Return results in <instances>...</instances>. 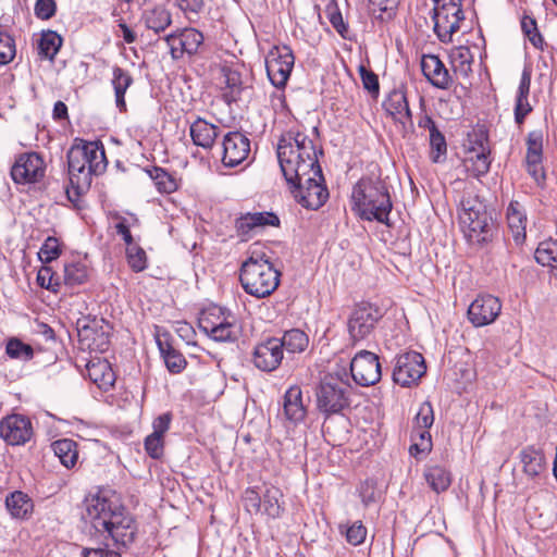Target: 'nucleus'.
<instances>
[{"label":"nucleus","mask_w":557,"mask_h":557,"mask_svg":"<svg viewBox=\"0 0 557 557\" xmlns=\"http://www.w3.org/2000/svg\"><path fill=\"white\" fill-rule=\"evenodd\" d=\"M318 148L308 135L301 132H287L278 140L276 153L281 171L287 183L300 176L320 173Z\"/></svg>","instance_id":"1"},{"label":"nucleus","mask_w":557,"mask_h":557,"mask_svg":"<svg viewBox=\"0 0 557 557\" xmlns=\"http://www.w3.org/2000/svg\"><path fill=\"white\" fill-rule=\"evenodd\" d=\"M70 183L76 189L88 188L92 175L107 169L108 161L100 141H85L73 145L67 152Z\"/></svg>","instance_id":"2"},{"label":"nucleus","mask_w":557,"mask_h":557,"mask_svg":"<svg viewBox=\"0 0 557 557\" xmlns=\"http://www.w3.org/2000/svg\"><path fill=\"white\" fill-rule=\"evenodd\" d=\"M351 199L361 219L388 224L393 205L384 181L361 178L352 189Z\"/></svg>","instance_id":"3"},{"label":"nucleus","mask_w":557,"mask_h":557,"mask_svg":"<svg viewBox=\"0 0 557 557\" xmlns=\"http://www.w3.org/2000/svg\"><path fill=\"white\" fill-rule=\"evenodd\" d=\"M281 273L264 255L250 256L243 262L239 281L244 290L257 298H265L278 287Z\"/></svg>","instance_id":"4"},{"label":"nucleus","mask_w":557,"mask_h":557,"mask_svg":"<svg viewBox=\"0 0 557 557\" xmlns=\"http://www.w3.org/2000/svg\"><path fill=\"white\" fill-rule=\"evenodd\" d=\"M459 222L465 236L472 243H484L492 230V218L478 196L468 193L460 201Z\"/></svg>","instance_id":"5"},{"label":"nucleus","mask_w":557,"mask_h":557,"mask_svg":"<svg viewBox=\"0 0 557 557\" xmlns=\"http://www.w3.org/2000/svg\"><path fill=\"white\" fill-rule=\"evenodd\" d=\"M351 385L338 374L330 373L323 377L317 389V406L326 414L341 412L349 406Z\"/></svg>","instance_id":"6"},{"label":"nucleus","mask_w":557,"mask_h":557,"mask_svg":"<svg viewBox=\"0 0 557 557\" xmlns=\"http://www.w3.org/2000/svg\"><path fill=\"white\" fill-rule=\"evenodd\" d=\"M84 507L83 519L100 534L103 530H108L109 522L121 509L114 494L109 490H100L96 494L88 495Z\"/></svg>","instance_id":"7"},{"label":"nucleus","mask_w":557,"mask_h":557,"mask_svg":"<svg viewBox=\"0 0 557 557\" xmlns=\"http://www.w3.org/2000/svg\"><path fill=\"white\" fill-rule=\"evenodd\" d=\"M199 329L215 342H234L239 333L236 317L219 306L201 312Z\"/></svg>","instance_id":"8"},{"label":"nucleus","mask_w":557,"mask_h":557,"mask_svg":"<svg viewBox=\"0 0 557 557\" xmlns=\"http://www.w3.org/2000/svg\"><path fill=\"white\" fill-rule=\"evenodd\" d=\"M434 32L442 42L451 41L465 20L461 0H433Z\"/></svg>","instance_id":"9"},{"label":"nucleus","mask_w":557,"mask_h":557,"mask_svg":"<svg viewBox=\"0 0 557 557\" xmlns=\"http://www.w3.org/2000/svg\"><path fill=\"white\" fill-rule=\"evenodd\" d=\"M292 188L295 199L302 207L317 210L322 207L329 198V193L323 184L322 170L317 176L307 174L295 180L294 183H287Z\"/></svg>","instance_id":"10"},{"label":"nucleus","mask_w":557,"mask_h":557,"mask_svg":"<svg viewBox=\"0 0 557 557\" xmlns=\"http://www.w3.org/2000/svg\"><path fill=\"white\" fill-rule=\"evenodd\" d=\"M295 57L288 46L273 47L265 58L267 74L273 86L284 88L290 76Z\"/></svg>","instance_id":"11"},{"label":"nucleus","mask_w":557,"mask_h":557,"mask_svg":"<svg viewBox=\"0 0 557 557\" xmlns=\"http://www.w3.org/2000/svg\"><path fill=\"white\" fill-rule=\"evenodd\" d=\"M424 358L417 351H408L396 358L393 380L403 387L416 385L425 373Z\"/></svg>","instance_id":"12"},{"label":"nucleus","mask_w":557,"mask_h":557,"mask_svg":"<svg viewBox=\"0 0 557 557\" xmlns=\"http://www.w3.org/2000/svg\"><path fill=\"white\" fill-rule=\"evenodd\" d=\"M382 318L380 308L370 304H360L348 320V332L354 343L367 338Z\"/></svg>","instance_id":"13"},{"label":"nucleus","mask_w":557,"mask_h":557,"mask_svg":"<svg viewBox=\"0 0 557 557\" xmlns=\"http://www.w3.org/2000/svg\"><path fill=\"white\" fill-rule=\"evenodd\" d=\"M0 436L8 445H25L34 436L33 423L26 416L9 414L0 421Z\"/></svg>","instance_id":"14"},{"label":"nucleus","mask_w":557,"mask_h":557,"mask_svg":"<svg viewBox=\"0 0 557 557\" xmlns=\"http://www.w3.org/2000/svg\"><path fill=\"white\" fill-rule=\"evenodd\" d=\"M350 372L357 384L361 386L374 385L382 375L379 357L368 350L359 351L350 362Z\"/></svg>","instance_id":"15"},{"label":"nucleus","mask_w":557,"mask_h":557,"mask_svg":"<svg viewBox=\"0 0 557 557\" xmlns=\"http://www.w3.org/2000/svg\"><path fill=\"white\" fill-rule=\"evenodd\" d=\"M45 161L36 152L20 154L12 169L11 176L16 184H32L45 176Z\"/></svg>","instance_id":"16"},{"label":"nucleus","mask_w":557,"mask_h":557,"mask_svg":"<svg viewBox=\"0 0 557 557\" xmlns=\"http://www.w3.org/2000/svg\"><path fill=\"white\" fill-rule=\"evenodd\" d=\"M119 547H128L136 539L137 524L133 516L126 512L122 507L113 516L108 524V530H103Z\"/></svg>","instance_id":"17"},{"label":"nucleus","mask_w":557,"mask_h":557,"mask_svg":"<svg viewBox=\"0 0 557 557\" xmlns=\"http://www.w3.org/2000/svg\"><path fill=\"white\" fill-rule=\"evenodd\" d=\"M502 311L499 299L492 295L478 296L468 308V319L475 327L493 323Z\"/></svg>","instance_id":"18"},{"label":"nucleus","mask_w":557,"mask_h":557,"mask_svg":"<svg viewBox=\"0 0 557 557\" xmlns=\"http://www.w3.org/2000/svg\"><path fill=\"white\" fill-rule=\"evenodd\" d=\"M284 354L277 337H270L260 342L253 349L252 362L256 368L264 372L276 370L282 363Z\"/></svg>","instance_id":"19"},{"label":"nucleus","mask_w":557,"mask_h":557,"mask_svg":"<svg viewBox=\"0 0 557 557\" xmlns=\"http://www.w3.org/2000/svg\"><path fill=\"white\" fill-rule=\"evenodd\" d=\"M222 147L223 165L234 168L248 158L250 152V140L239 132H230L224 136Z\"/></svg>","instance_id":"20"},{"label":"nucleus","mask_w":557,"mask_h":557,"mask_svg":"<svg viewBox=\"0 0 557 557\" xmlns=\"http://www.w3.org/2000/svg\"><path fill=\"white\" fill-rule=\"evenodd\" d=\"M280 220L272 212H247L235 221V230L240 240H248L258 230L278 226Z\"/></svg>","instance_id":"21"},{"label":"nucleus","mask_w":557,"mask_h":557,"mask_svg":"<svg viewBox=\"0 0 557 557\" xmlns=\"http://www.w3.org/2000/svg\"><path fill=\"white\" fill-rule=\"evenodd\" d=\"M421 70L425 78L436 88L448 89L453 76L448 69L435 54H424L421 59Z\"/></svg>","instance_id":"22"},{"label":"nucleus","mask_w":557,"mask_h":557,"mask_svg":"<svg viewBox=\"0 0 557 557\" xmlns=\"http://www.w3.org/2000/svg\"><path fill=\"white\" fill-rule=\"evenodd\" d=\"M527 170L529 174L536 181L544 180V171L542 166L543 152V134L541 131H532L527 138Z\"/></svg>","instance_id":"23"},{"label":"nucleus","mask_w":557,"mask_h":557,"mask_svg":"<svg viewBox=\"0 0 557 557\" xmlns=\"http://www.w3.org/2000/svg\"><path fill=\"white\" fill-rule=\"evenodd\" d=\"M283 416L286 421L297 425L307 416V405L304 401L302 391L298 385L290 386L283 396Z\"/></svg>","instance_id":"24"},{"label":"nucleus","mask_w":557,"mask_h":557,"mask_svg":"<svg viewBox=\"0 0 557 557\" xmlns=\"http://www.w3.org/2000/svg\"><path fill=\"white\" fill-rule=\"evenodd\" d=\"M383 107L388 115L394 121L401 124L411 122V111L409 109L408 100L404 90L394 89L383 102Z\"/></svg>","instance_id":"25"},{"label":"nucleus","mask_w":557,"mask_h":557,"mask_svg":"<svg viewBox=\"0 0 557 557\" xmlns=\"http://www.w3.org/2000/svg\"><path fill=\"white\" fill-rule=\"evenodd\" d=\"M193 143L203 149H211L220 134V127L198 117L189 127Z\"/></svg>","instance_id":"26"},{"label":"nucleus","mask_w":557,"mask_h":557,"mask_svg":"<svg viewBox=\"0 0 557 557\" xmlns=\"http://www.w3.org/2000/svg\"><path fill=\"white\" fill-rule=\"evenodd\" d=\"M86 370L90 381L99 388L107 391L113 386L115 374L107 360L100 358L92 359L87 363Z\"/></svg>","instance_id":"27"},{"label":"nucleus","mask_w":557,"mask_h":557,"mask_svg":"<svg viewBox=\"0 0 557 557\" xmlns=\"http://www.w3.org/2000/svg\"><path fill=\"white\" fill-rule=\"evenodd\" d=\"M519 459L523 472L530 478H536L546 469V460L543 453L533 446L524 447L519 453Z\"/></svg>","instance_id":"28"},{"label":"nucleus","mask_w":557,"mask_h":557,"mask_svg":"<svg viewBox=\"0 0 557 557\" xmlns=\"http://www.w3.org/2000/svg\"><path fill=\"white\" fill-rule=\"evenodd\" d=\"M508 226L516 244L525 239L527 215L520 202L512 200L507 208Z\"/></svg>","instance_id":"29"},{"label":"nucleus","mask_w":557,"mask_h":557,"mask_svg":"<svg viewBox=\"0 0 557 557\" xmlns=\"http://www.w3.org/2000/svg\"><path fill=\"white\" fill-rule=\"evenodd\" d=\"M450 65L457 77L468 78L472 73L473 54L469 47L458 46L449 53Z\"/></svg>","instance_id":"30"},{"label":"nucleus","mask_w":557,"mask_h":557,"mask_svg":"<svg viewBox=\"0 0 557 557\" xmlns=\"http://www.w3.org/2000/svg\"><path fill=\"white\" fill-rule=\"evenodd\" d=\"M112 87L114 89L115 104L121 112L126 111L125 92L133 84L132 75L122 67L112 69Z\"/></svg>","instance_id":"31"},{"label":"nucleus","mask_w":557,"mask_h":557,"mask_svg":"<svg viewBox=\"0 0 557 557\" xmlns=\"http://www.w3.org/2000/svg\"><path fill=\"white\" fill-rule=\"evenodd\" d=\"M157 345L164 360L166 369L171 373H181L187 366L185 357L176 350L166 339L157 337Z\"/></svg>","instance_id":"32"},{"label":"nucleus","mask_w":557,"mask_h":557,"mask_svg":"<svg viewBox=\"0 0 557 557\" xmlns=\"http://www.w3.org/2000/svg\"><path fill=\"white\" fill-rule=\"evenodd\" d=\"M5 507L13 518L25 519L32 513L34 506L26 493L14 491L7 496Z\"/></svg>","instance_id":"33"},{"label":"nucleus","mask_w":557,"mask_h":557,"mask_svg":"<svg viewBox=\"0 0 557 557\" xmlns=\"http://www.w3.org/2000/svg\"><path fill=\"white\" fill-rule=\"evenodd\" d=\"M423 476L430 488L437 494L448 490L451 484L450 472L442 466L428 467Z\"/></svg>","instance_id":"34"},{"label":"nucleus","mask_w":557,"mask_h":557,"mask_svg":"<svg viewBox=\"0 0 557 557\" xmlns=\"http://www.w3.org/2000/svg\"><path fill=\"white\" fill-rule=\"evenodd\" d=\"M278 342L282 344V349L288 354H300L307 349L309 336L299 329H292L285 331Z\"/></svg>","instance_id":"35"},{"label":"nucleus","mask_w":557,"mask_h":557,"mask_svg":"<svg viewBox=\"0 0 557 557\" xmlns=\"http://www.w3.org/2000/svg\"><path fill=\"white\" fill-rule=\"evenodd\" d=\"M172 44V52L175 57L176 47L174 46L177 41L181 46L182 53L194 54L203 41V35L195 28L184 29L178 37H174Z\"/></svg>","instance_id":"36"},{"label":"nucleus","mask_w":557,"mask_h":557,"mask_svg":"<svg viewBox=\"0 0 557 557\" xmlns=\"http://www.w3.org/2000/svg\"><path fill=\"white\" fill-rule=\"evenodd\" d=\"M54 455L66 468H73L78 458L77 444L70 438H62L52 444Z\"/></svg>","instance_id":"37"},{"label":"nucleus","mask_w":557,"mask_h":557,"mask_svg":"<svg viewBox=\"0 0 557 557\" xmlns=\"http://www.w3.org/2000/svg\"><path fill=\"white\" fill-rule=\"evenodd\" d=\"M467 171L474 177L485 175L490 171L488 152L482 147L480 151H471L465 161Z\"/></svg>","instance_id":"38"},{"label":"nucleus","mask_w":557,"mask_h":557,"mask_svg":"<svg viewBox=\"0 0 557 557\" xmlns=\"http://www.w3.org/2000/svg\"><path fill=\"white\" fill-rule=\"evenodd\" d=\"M62 46V38L53 30L44 32L38 40V54L44 59L53 60Z\"/></svg>","instance_id":"39"},{"label":"nucleus","mask_w":557,"mask_h":557,"mask_svg":"<svg viewBox=\"0 0 557 557\" xmlns=\"http://www.w3.org/2000/svg\"><path fill=\"white\" fill-rule=\"evenodd\" d=\"M534 258L540 264L550 267L554 273L557 270V240L547 239L540 243Z\"/></svg>","instance_id":"40"},{"label":"nucleus","mask_w":557,"mask_h":557,"mask_svg":"<svg viewBox=\"0 0 557 557\" xmlns=\"http://www.w3.org/2000/svg\"><path fill=\"white\" fill-rule=\"evenodd\" d=\"M82 342H87V347L90 350L104 351L109 346V336L104 331L98 332L92 326H84L79 331Z\"/></svg>","instance_id":"41"},{"label":"nucleus","mask_w":557,"mask_h":557,"mask_svg":"<svg viewBox=\"0 0 557 557\" xmlns=\"http://www.w3.org/2000/svg\"><path fill=\"white\" fill-rule=\"evenodd\" d=\"M148 174L160 193L172 194L178 188L176 178L162 168L154 166Z\"/></svg>","instance_id":"42"},{"label":"nucleus","mask_w":557,"mask_h":557,"mask_svg":"<svg viewBox=\"0 0 557 557\" xmlns=\"http://www.w3.org/2000/svg\"><path fill=\"white\" fill-rule=\"evenodd\" d=\"M88 278V269L83 262H71L64 265L63 284L75 287L84 284Z\"/></svg>","instance_id":"43"},{"label":"nucleus","mask_w":557,"mask_h":557,"mask_svg":"<svg viewBox=\"0 0 557 557\" xmlns=\"http://www.w3.org/2000/svg\"><path fill=\"white\" fill-rule=\"evenodd\" d=\"M145 24L156 33L164 30L171 24V15L163 7H156L145 12Z\"/></svg>","instance_id":"44"},{"label":"nucleus","mask_w":557,"mask_h":557,"mask_svg":"<svg viewBox=\"0 0 557 557\" xmlns=\"http://www.w3.org/2000/svg\"><path fill=\"white\" fill-rule=\"evenodd\" d=\"M339 532L345 535L346 541L354 546L361 545L367 537V528L361 521L339 524Z\"/></svg>","instance_id":"45"},{"label":"nucleus","mask_w":557,"mask_h":557,"mask_svg":"<svg viewBox=\"0 0 557 557\" xmlns=\"http://www.w3.org/2000/svg\"><path fill=\"white\" fill-rule=\"evenodd\" d=\"M126 260L134 272H141L147 268L148 258L146 251L137 244L126 247Z\"/></svg>","instance_id":"46"},{"label":"nucleus","mask_w":557,"mask_h":557,"mask_svg":"<svg viewBox=\"0 0 557 557\" xmlns=\"http://www.w3.org/2000/svg\"><path fill=\"white\" fill-rule=\"evenodd\" d=\"M5 351L12 359L28 361L34 357V349L30 345L18 338H11L7 343Z\"/></svg>","instance_id":"47"},{"label":"nucleus","mask_w":557,"mask_h":557,"mask_svg":"<svg viewBox=\"0 0 557 557\" xmlns=\"http://www.w3.org/2000/svg\"><path fill=\"white\" fill-rule=\"evenodd\" d=\"M281 496V492L277 488L270 487L267 488L264 495H263V502L262 507L263 511L272 518H277L281 512L282 508L278 502V498Z\"/></svg>","instance_id":"48"},{"label":"nucleus","mask_w":557,"mask_h":557,"mask_svg":"<svg viewBox=\"0 0 557 557\" xmlns=\"http://www.w3.org/2000/svg\"><path fill=\"white\" fill-rule=\"evenodd\" d=\"M16 54L14 38L0 29V64L5 65L13 61Z\"/></svg>","instance_id":"49"},{"label":"nucleus","mask_w":557,"mask_h":557,"mask_svg":"<svg viewBox=\"0 0 557 557\" xmlns=\"http://www.w3.org/2000/svg\"><path fill=\"white\" fill-rule=\"evenodd\" d=\"M61 255V246L55 237L49 236L38 251V258L44 263H50Z\"/></svg>","instance_id":"50"},{"label":"nucleus","mask_w":557,"mask_h":557,"mask_svg":"<svg viewBox=\"0 0 557 557\" xmlns=\"http://www.w3.org/2000/svg\"><path fill=\"white\" fill-rule=\"evenodd\" d=\"M222 74L224 77L225 86L230 90L228 94H225V97H227L230 100H236L242 90L240 74L237 71L226 67L222 70Z\"/></svg>","instance_id":"51"},{"label":"nucleus","mask_w":557,"mask_h":557,"mask_svg":"<svg viewBox=\"0 0 557 557\" xmlns=\"http://www.w3.org/2000/svg\"><path fill=\"white\" fill-rule=\"evenodd\" d=\"M37 282L40 287L58 293L62 283L50 267H41L37 274Z\"/></svg>","instance_id":"52"},{"label":"nucleus","mask_w":557,"mask_h":557,"mask_svg":"<svg viewBox=\"0 0 557 557\" xmlns=\"http://www.w3.org/2000/svg\"><path fill=\"white\" fill-rule=\"evenodd\" d=\"M434 423L433 407L430 401H424L420 405L419 410L414 417L413 429H430Z\"/></svg>","instance_id":"53"},{"label":"nucleus","mask_w":557,"mask_h":557,"mask_svg":"<svg viewBox=\"0 0 557 557\" xmlns=\"http://www.w3.org/2000/svg\"><path fill=\"white\" fill-rule=\"evenodd\" d=\"M521 28L525 37L535 48H542L543 37L541 36L536 21L530 16H523L521 20Z\"/></svg>","instance_id":"54"},{"label":"nucleus","mask_w":557,"mask_h":557,"mask_svg":"<svg viewBox=\"0 0 557 557\" xmlns=\"http://www.w3.org/2000/svg\"><path fill=\"white\" fill-rule=\"evenodd\" d=\"M431 159L433 162H440L441 157L446 154L447 145L444 135L437 131L430 134Z\"/></svg>","instance_id":"55"},{"label":"nucleus","mask_w":557,"mask_h":557,"mask_svg":"<svg viewBox=\"0 0 557 557\" xmlns=\"http://www.w3.org/2000/svg\"><path fill=\"white\" fill-rule=\"evenodd\" d=\"M145 450L153 459H159L164 451V438L158 435L149 434L145 438Z\"/></svg>","instance_id":"56"},{"label":"nucleus","mask_w":557,"mask_h":557,"mask_svg":"<svg viewBox=\"0 0 557 557\" xmlns=\"http://www.w3.org/2000/svg\"><path fill=\"white\" fill-rule=\"evenodd\" d=\"M373 12H379L381 18H391L398 5V0H370Z\"/></svg>","instance_id":"57"},{"label":"nucleus","mask_w":557,"mask_h":557,"mask_svg":"<svg viewBox=\"0 0 557 557\" xmlns=\"http://www.w3.org/2000/svg\"><path fill=\"white\" fill-rule=\"evenodd\" d=\"M57 10L54 0H37L35 3V15L40 20L51 18Z\"/></svg>","instance_id":"58"},{"label":"nucleus","mask_w":557,"mask_h":557,"mask_svg":"<svg viewBox=\"0 0 557 557\" xmlns=\"http://www.w3.org/2000/svg\"><path fill=\"white\" fill-rule=\"evenodd\" d=\"M359 73H360L362 85H363L364 89H367L369 92L377 94L379 92L377 76L372 71H369L363 65H361L359 67Z\"/></svg>","instance_id":"59"},{"label":"nucleus","mask_w":557,"mask_h":557,"mask_svg":"<svg viewBox=\"0 0 557 557\" xmlns=\"http://www.w3.org/2000/svg\"><path fill=\"white\" fill-rule=\"evenodd\" d=\"M172 421V414L165 412L157 417L152 422L153 432L151 434L158 435L164 438V434L169 431Z\"/></svg>","instance_id":"60"},{"label":"nucleus","mask_w":557,"mask_h":557,"mask_svg":"<svg viewBox=\"0 0 557 557\" xmlns=\"http://www.w3.org/2000/svg\"><path fill=\"white\" fill-rule=\"evenodd\" d=\"M532 111L528 97H516L515 120L522 124L525 116Z\"/></svg>","instance_id":"61"},{"label":"nucleus","mask_w":557,"mask_h":557,"mask_svg":"<svg viewBox=\"0 0 557 557\" xmlns=\"http://www.w3.org/2000/svg\"><path fill=\"white\" fill-rule=\"evenodd\" d=\"M82 554L83 557H121L117 550L110 549L108 545L104 547L85 548Z\"/></svg>","instance_id":"62"},{"label":"nucleus","mask_w":557,"mask_h":557,"mask_svg":"<svg viewBox=\"0 0 557 557\" xmlns=\"http://www.w3.org/2000/svg\"><path fill=\"white\" fill-rule=\"evenodd\" d=\"M414 438H417V441L420 443L422 449L432 448L431 434L428 429H413L411 440Z\"/></svg>","instance_id":"63"},{"label":"nucleus","mask_w":557,"mask_h":557,"mask_svg":"<svg viewBox=\"0 0 557 557\" xmlns=\"http://www.w3.org/2000/svg\"><path fill=\"white\" fill-rule=\"evenodd\" d=\"M180 8L187 14L198 15L203 8V0H180Z\"/></svg>","instance_id":"64"}]
</instances>
